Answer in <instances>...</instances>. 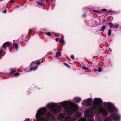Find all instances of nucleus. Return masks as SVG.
<instances>
[{"label": "nucleus", "mask_w": 121, "mask_h": 121, "mask_svg": "<svg viewBox=\"0 0 121 121\" xmlns=\"http://www.w3.org/2000/svg\"><path fill=\"white\" fill-rule=\"evenodd\" d=\"M78 106L77 105L73 104L71 105L70 107L69 108H65V109L67 112H69L70 110H72L74 111H75L78 108Z\"/></svg>", "instance_id": "nucleus-7"}, {"label": "nucleus", "mask_w": 121, "mask_h": 121, "mask_svg": "<svg viewBox=\"0 0 121 121\" xmlns=\"http://www.w3.org/2000/svg\"><path fill=\"white\" fill-rule=\"evenodd\" d=\"M94 70L95 71H97V70L95 69Z\"/></svg>", "instance_id": "nucleus-42"}, {"label": "nucleus", "mask_w": 121, "mask_h": 121, "mask_svg": "<svg viewBox=\"0 0 121 121\" xmlns=\"http://www.w3.org/2000/svg\"><path fill=\"white\" fill-rule=\"evenodd\" d=\"M110 51L111 52V50H110Z\"/></svg>", "instance_id": "nucleus-46"}, {"label": "nucleus", "mask_w": 121, "mask_h": 121, "mask_svg": "<svg viewBox=\"0 0 121 121\" xmlns=\"http://www.w3.org/2000/svg\"><path fill=\"white\" fill-rule=\"evenodd\" d=\"M55 36H56L57 37H58L59 36L57 34H55Z\"/></svg>", "instance_id": "nucleus-41"}, {"label": "nucleus", "mask_w": 121, "mask_h": 121, "mask_svg": "<svg viewBox=\"0 0 121 121\" xmlns=\"http://www.w3.org/2000/svg\"><path fill=\"white\" fill-rule=\"evenodd\" d=\"M120 116L119 114L116 113L111 114L104 119V121H112L113 120L114 121H120Z\"/></svg>", "instance_id": "nucleus-3"}, {"label": "nucleus", "mask_w": 121, "mask_h": 121, "mask_svg": "<svg viewBox=\"0 0 121 121\" xmlns=\"http://www.w3.org/2000/svg\"><path fill=\"white\" fill-rule=\"evenodd\" d=\"M61 106L64 107L66 105V103L65 102H63L61 103L60 104Z\"/></svg>", "instance_id": "nucleus-20"}, {"label": "nucleus", "mask_w": 121, "mask_h": 121, "mask_svg": "<svg viewBox=\"0 0 121 121\" xmlns=\"http://www.w3.org/2000/svg\"><path fill=\"white\" fill-rule=\"evenodd\" d=\"M47 35L49 36H51V34L50 32H48L47 34Z\"/></svg>", "instance_id": "nucleus-34"}, {"label": "nucleus", "mask_w": 121, "mask_h": 121, "mask_svg": "<svg viewBox=\"0 0 121 121\" xmlns=\"http://www.w3.org/2000/svg\"><path fill=\"white\" fill-rule=\"evenodd\" d=\"M106 27V26L105 25H104L102 26L101 27V31H103L105 29Z\"/></svg>", "instance_id": "nucleus-22"}, {"label": "nucleus", "mask_w": 121, "mask_h": 121, "mask_svg": "<svg viewBox=\"0 0 121 121\" xmlns=\"http://www.w3.org/2000/svg\"><path fill=\"white\" fill-rule=\"evenodd\" d=\"M71 58L73 59H74V56L73 55H71Z\"/></svg>", "instance_id": "nucleus-35"}, {"label": "nucleus", "mask_w": 121, "mask_h": 121, "mask_svg": "<svg viewBox=\"0 0 121 121\" xmlns=\"http://www.w3.org/2000/svg\"><path fill=\"white\" fill-rule=\"evenodd\" d=\"M64 118V115L62 114H60L58 117V118L59 120H62Z\"/></svg>", "instance_id": "nucleus-11"}, {"label": "nucleus", "mask_w": 121, "mask_h": 121, "mask_svg": "<svg viewBox=\"0 0 121 121\" xmlns=\"http://www.w3.org/2000/svg\"><path fill=\"white\" fill-rule=\"evenodd\" d=\"M86 16V15H83V17H85Z\"/></svg>", "instance_id": "nucleus-43"}, {"label": "nucleus", "mask_w": 121, "mask_h": 121, "mask_svg": "<svg viewBox=\"0 0 121 121\" xmlns=\"http://www.w3.org/2000/svg\"><path fill=\"white\" fill-rule=\"evenodd\" d=\"M102 101L100 99L97 98L95 99L93 102L92 105L93 106H101L102 104Z\"/></svg>", "instance_id": "nucleus-5"}, {"label": "nucleus", "mask_w": 121, "mask_h": 121, "mask_svg": "<svg viewBox=\"0 0 121 121\" xmlns=\"http://www.w3.org/2000/svg\"><path fill=\"white\" fill-rule=\"evenodd\" d=\"M0 0L1 1H2V0Z\"/></svg>", "instance_id": "nucleus-47"}, {"label": "nucleus", "mask_w": 121, "mask_h": 121, "mask_svg": "<svg viewBox=\"0 0 121 121\" xmlns=\"http://www.w3.org/2000/svg\"><path fill=\"white\" fill-rule=\"evenodd\" d=\"M64 37L63 36L61 35L60 38V41L62 44H63L64 43Z\"/></svg>", "instance_id": "nucleus-14"}, {"label": "nucleus", "mask_w": 121, "mask_h": 121, "mask_svg": "<svg viewBox=\"0 0 121 121\" xmlns=\"http://www.w3.org/2000/svg\"><path fill=\"white\" fill-rule=\"evenodd\" d=\"M98 111L99 112H101L103 115L105 116H107L108 113L107 111L104 109L102 108H99L98 109Z\"/></svg>", "instance_id": "nucleus-9"}, {"label": "nucleus", "mask_w": 121, "mask_h": 121, "mask_svg": "<svg viewBox=\"0 0 121 121\" xmlns=\"http://www.w3.org/2000/svg\"><path fill=\"white\" fill-rule=\"evenodd\" d=\"M37 4L39 5L43 6L44 5V3H42L40 2H39L38 1H37Z\"/></svg>", "instance_id": "nucleus-19"}, {"label": "nucleus", "mask_w": 121, "mask_h": 121, "mask_svg": "<svg viewBox=\"0 0 121 121\" xmlns=\"http://www.w3.org/2000/svg\"><path fill=\"white\" fill-rule=\"evenodd\" d=\"M108 25L110 28H114V25L112 23H109L108 24Z\"/></svg>", "instance_id": "nucleus-17"}, {"label": "nucleus", "mask_w": 121, "mask_h": 121, "mask_svg": "<svg viewBox=\"0 0 121 121\" xmlns=\"http://www.w3.org/2000/svg\"><path fill=\"white\" fill-rule=\"evenodd\" d=\"M47 111V109L45 108H43L38 110L36 114V118L37 121H46L47 119L45 117H40L41 116L45 115Z\"/></svg>", "instance_id": "nucleus-1"}, {"label": "nucleus", "mask_w": 121, "mask_h": 121, "mask_svg": "<svg viewBox=\"0 0 121 121\" xmlns=\"http://www.w3.org/2000/svg\"><path fill=\"white\" fill-rule=\"evenodd\" d=\"M6 11H7L6 10V9H5V10L4 11H3L2 12L3 13H6Z\"/></svg>", "instance_id": "nucleus-36"}, {"label": "nucleus", "mask_w": 121, "mask_h": 121, "mask_svg": "<svg viewBox=\"0 0 121 121\" xmlns=\"http://www.w3.org/2000/svg\"><path fill=\"white\" fill-rule=\"evenodd\" d=\"M48 108L50 109V110L54 113L58 112L60 110V108L57 106L56 103H51L48 104L47 106Z\"/></svg>", "instance_id": "nucleus-2"}, {"label": "nucleus", "mask_w": 121, "mask_h": 121, "mask_svg": "<svg viewBox=\"0 0 121 121\" xmlns=\"http://www.w3.org/2000/svg\"><path fill=\"white\" fill-rule=\"evenodd\" d=\"M59 40V38H56V39L55 40L57 42Z\"/></svg>", "instance_id": "nucleus-40"}, {"label": "nucleus", "mask_w": 121, "mask_h": 121, "mask_svg": "<svg viewBox=\"0 0 121 121\" xmlns=\"http://www.w3.org/2000/svg\"><path fill=\"white\" fill-rule=\"evenodd\" d=\"M70 117L67 116L65 118V121H70Z\"/></svg>", "instance_id": "nucleus-15"}, {"label": "nucleus", "mask_w": 121, "mask_h": 121, "mask_svg": "<svg viewBox=\"0 0 121 121\" xmlns=\"http://www.w3.org/2000/svg\"><path fill=\"white\" fill-rule=\"evenodd\" d=\"M37 68V66H35V67H31L30 69V70H34L36 69Z\"/></svg>", "instance_id": "nucleus-16"}, {"label": "nucleus", "mask_w": 121, "mask_h": 121, "mask_svg": "<svg viewBox=\"0 0 121 121\" xmlns=\"http://www.w3.org/2000/svg\"><path fill=\"white\" fill-rule=\"evenodd\" d=\"M98 71L99 72H101L102 71L101 68V67L99 68H98Z\"/></svg>", "instance_id": "nucleus-32"}, {"label": "nucleus", "mask_w": 121, "mask_h": 121, "mask_svg": "<svg viewBox=\"0 0 121 121\" xmlns=\"http://www.w3.org/2000/svg\"><path fill=\"white\" fill-rule=\"evenodd\" d=\"M11 71L10 72L11 73H12L13 72H15L16 70H17L16 69H11Z\"/></svg>", "instance_id": "nucleus-25"}, {"label": "nucleus", "mask_w": 121, "mask_h": 121, "mask_svg": "<svg viewBox=\"0 0 121 121\" xmlns=\"http://www.w3.org/2000/svg\"><path fill=\"white\" fill-rule=\"evenodd\" d=\"M101 11L103 12H106L107 11V9H102Z\"/></svg>", "instance_id": "nucleus-33"}, {"label": "nucleus", "mask_w": 121, "mask_h": 121, "mask_svg": "<svg viewBox=\"0 0 121 121\" xmlns=\"http://www.w3.org/2000/svg\"><path fill=\"white\" fill-rule=\"evenodd\" d=\"M76 116L78 117H79L80 115V114L79 112H76L75 113Z\"/></svg>", "instance_id": "nucleus-24"}, {"label": "nucleus", "mask_w": 121, "mask_h": 121, "mask_svg": "<svg viewBox=\"0 0 121 121\" xmlns=\"http://www.w3.org/2000/svg\"><path fill=\"white\" fill-rule=\"evenodd\" d=\"M118 25L116 24H115L114 25V26L115 28H117L118 27Z\"/></svg>", "instance_id": "nucleus-27"}, {"label": "nucleus", "mask_w": 121, "mask_h": 121, "mask_svg": "<svg viewBox=\"0 0 121 121\" xmlns=\"http://www.w3.org/2000/svg\"><path fill=\"white\" fill-rule=\"evenodd\" d=\"M18 45L17 43H13V47L15 48L16 50H17L18 48Z\"/></svg>", "instance_id": "nucleus-13"}, {"label": "nucleus", "mask_w": 121, "mask_h": 121, "mask_svg": "<svg viewBox=\"0 0 121 121\" xmlns=\"http://www.w3.org/2000/svg\"><path fill=\"white\" fill-rule=\"evenodd\" d=\"M104 105L106 107L108 111L110 113H112L117 111V109L114 105L110 103H104Z\"/></svg>", "instance_id": "nucleus-4"}, {"label": "nucleus", "mask_w": 121, "mask_h": 121, "mask_svg": "<svg viewBox=\"0 0 121 121\" xmlns=\"http://www.w3.org/2000/svg\"><path fill=\"white\" fill-rule=\"evenodd\" d=\"M93 12H96V13H99V12L97 10H93Z\"/></svg>", "instance_id": "nucleus-31"}, {"label": "nucleus", "mask_w": 121, "mask_h": 121, "mask_svg": "<svg viewBox=\"0 0 121 121\" xmlns=\"http://www.w3.org/2000/svg\"><path fill=\"white\" fill-rule=\"evenodd\" d=\"M49 0H45L47 2L48 1H49Z\"/></svg>", "instance_id": "nucleus-44"}, {"label": "nucleus", "mask_w": 121, "mask_h": 121, "mask_svg": "<svg viewBox=\"0 0 121 121\" xmlns=\"http://www.w3.org/2000/svg\"><path fill=\"white\" fill-rule=\"evenodd\" d=\"M82 69L84 70H88V68H86L84 66H82Z\"/></svg>", "instance_id": "nucleus-26"}, {"label": "nucleus", "mask_w": 121, "mask_h": 121, "mask_svg": "<svg viewBox=\"0 0 121 121\" xmlns=\"http://www.w3.org/2000/svg\"><path fill=\"white\" fill-rule=\"evenodd\" d=\"M64 64L68 67L69 68H70V66L69 65L67 64L66 63H64Z\"/></svg>", "instance_id": "nucleus-30"}, {"label": "nucleus", "mask_w": 121, "mask_h": 121, "mask_svg": "<svg viewBox=\"0 0 121 121\" xmlns=\"http://www.w3.org/2000/svg\"><path fill=\"white\" fill-rule=\"evenodd\" d=\"M92 100L91 98H89L83 100L82 102V105L86 106H90L91 105Z\"/></svg>", "instance_id": "nucleus-8"}, {"label": "nucleus", "mask_w": 121, "mask_h": 121, "mask_svg": "<svg viewBox=\"0 0 121 121\" xmlns=\"http://www.w3.org/2000/svg\"><path fill=\"white\" fill-rule=\"evenodd\" d=\"M51 116V113L49 112H47V114H46V117L48 118H49Z\"/></svg>", "instance_id": "nucleus-18"}, {"label": "nucleus", "mask_w": 121, "mask_h": 121, "mask_svg": "<svg viewBox=\"0 0 121 121\" xmlns=\"http://www.w3.org/2000/svg\"><path fill=\"white\" fill-rule=\"evenodd\" d=\"M25 121H30V120L29 119H26Z\"/></svg>", "instance_id": "nucleus-38"}, {"label": "nucleus", "mask_w": 121, "mask_h": 121, "mask_svg": "<svg viewBox=\"0 0 121 121\" xmlns=\"http://www.w3.org/2000/svg\"><path fill=\"white\" fill-rule=\"evenodd\" d=\"M2 50H0V55H1L2 53Z\"/></svg>", "instance_id": "nucleus-39"}, {"label": "nucleus", "mask_w": 121, "mask_h": 121, "mask_svg": "<svg viewBox=\"0 0 121 121\" xmlns=\"http://www.w3.org/2000/svg\"><path fill=\"white\" fill-rule=\"evenodd\" d=\"M81 100V99L80 98L76 97L74 98V100L76 103H78Z\"/></svg>", "instance_id": "nucleus-12"}, {"label": "nucleus", "mask_w": 121, "mask_h": 121, "mask_svg": "<svg viewBox=\"0 0 121 121\" xmlns=\"http://www.w3.org/2000/svg\"><path fill=\"white\" fill-rule=\"evenodd\" d=\"M111 30L110 29H109L108 30V35L109 36H110L111 35Z\"/></svg>", "instance_id": "nucleus-28"}, {"label": "nucleus", "mask_w": 121, "mask_h": 121, "mask_svg": "<svg viewBox=\"0 0 121 121\" xmlns=\"http://www.w3.org/2000/svg\"><path fill=\"white\" fill-rule=\"evenodd\" d=\"M40 64V62H39V61L37 62V65H39Z\"/></svg>", "instance_id": "nucleus-37"}, {"label": "nucleus", "mask_w": 121, "mask_h": 121, "mask_svg": "<svg viewBox=\"0 0 121 121\" xmlns=\"http://www.w3.org/2000/svg\"><path fill=\"white\" fill-rule=\"evenodd\" d=\"M10 46L8 42H6L3 44V45L2 47L4 48L5 49H6L7 47H9Z\"/></svg>", "instance_id": "nucleus-10"}, {"label": "nucleus", "mask_w": 121, "mask_h": 121, "mask_svg": "<svg viewBox=\"0 0 121 121\" xmlns=\"http://www.w3.org/2000/svg\"><path fill=\"white\" fill-rule=\"evenodd\" d=\"M61 54L60 52H57L56 53L55 56L56 57H59L60 55Z\"/></svg>", "instance_id": "nucleus-21"}, {"label": "nucleus", "mask_w": 121, "mask_h": 121, "mask_svg": "<svg viewBox=\"0 0 121 121\" xmlns=\"http://www.w3.org/2000/svg\"><path fill=\"white\" fill-rule=\"evenodd\" d=\"M86 119L85 118H80L78 121H86Z\"/></svg>", "instance_id": "nucleus-23"}, {"label": "nucleus", "mask_w": 121, "mask_h": 121, "mask_svg": "<svg viewBox=\"0 0 121 121\" xmlns=\"http://www.w3.org/2000/svg\"><path fill=\"white\" fill-rule=\"evenodd\" d=\"M99 121H102V120L101 119H99Z\"/></svg>", "instance_id": "nucleus-45"}, {"label": "nucleus", "mask_w": 121, "mask_h": 121, "mask_svg": "<svg viewBox=\"0 0 121 121\" xmlns=\"http://www.w3.org/2000/svg\"><path fill=\"white\" fill-rule=\"evenodd\" d=\"M19 75V73L18 72H17L14 73L13 74L14 76H17Z\"/></svg>", "instance_id": "nucleus-29"}, {"label": "nucleus", "mask_w": 121, "mask_h": 121, "mask_svg": "<svg viewBox=\"0 0 121 121\" xmlns=\"http://www.w3.org/2000/svg\"><path fill=\"white\" fill-rule=\"evenodd\" d=\"M85 117L86 118H89L87 121H94V119L93 118L94 115L91 113L88 112L85 113Z\"/></svg>", "instance_id": "nucleus-6"}]
</instances>
